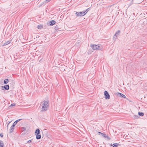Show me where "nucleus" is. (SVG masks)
Wrapping results in <instances>:
<instances>
[{"label":"nucleus","instance_id":"nucleus-5","mask_svg":"<svg viewBox=\"0 0 147 147\" xmlns=\"http://www.w3.org/2000/svg\"><path fill=\"white\" fill-rule=\"evenodd\" d=\"M102 135L105 138H107L108 140H109L110 139V138L108 136V135H106V134H102Z\"/></svg>","mask_w":147,"mask_h":147},{"label":"nucleus","instance_id":"nucleus-6","mask_svg":"<svg viewBox=\"0 0 147 147\" xmlns=\"http://www.w3.org/2000/svg\"><path fill=\"white\" fill-rule=\"evenodd\" d=\"M56 23V22L54 20H52L50 21V26H53L54 24H55Z\"/></svg>","mask_w":147,"mask_h":147},{"label":"nucleus","instance_id":"nucleus-26","mask_svg":"<svg viewBox=\"0 0 147 147\" xmlns=\"http://www.w3.org/2000/svg\"><path fill=\"white\" fill-rule=\"evenodd\" d=\"M0 136L1 137H3V135L2 134H0Z\"/></svg>","mask_w":147,"mask_h":147},{"label":"nucleus","instance_id":"nucleus-22","mask_svg":"<svg viewBox=\"0 0 147 147\" xmlns=\"http://www.w3.org/2000/svg\"><path fill=\"white\" fill-rule=\"evenodd\" d=\"M22 119H18L17 120H16L15 122L17 124V123L19 122Z\"/></svg>","mask_w":147,"mask_h":147},{"label":"nucleus","instance_id":"nucleus-9","mask_svg":"<svg viewBox=\"0 0 147 147\" xmlns=\"http://www.w3.org/2000/svg\"><path fill=\"white\" fill-rule=\"evenodd\" d=\"M40 133V131L39 129H37L35 131V134H39Z\"/></svg>","mask_w":147,"mask_h":147},{"label":"nucleus","instance_id":"nucleus-30","mask_svg":"<svg viewBox=\"0 0 147 147\" xmlns=\"http://www.w3.org/2000/svg\"><path fill=\"white\" fill-rule=\"evenodd\" d=\"M55 29H56V28H57V26H56L55 27Z\"/></svg>","mask_w":147,"mask_h":147},{"label":"nucleus","instance_id":"nucleus-10","mask_svg":"<svg viewBox=\"0 0 147 147\" xmlns=\"http://www.w3.org/2000/svg\"><path fill=\"white\" fill-rule=\"evenodd\" d=\"M36 138L37 139H39L41 138V136L39 134H36Z\"/></svg>","mask_w":147,"mask_h":147},{"label":"nucleus","instance_id":"nucleus-29","mask_svg":"<svg viewBox=\"0 0 147 147\" xmlns=\"http://www.w3.org/2000/svg\"><path fill=\"white\" fill-rule=\"evenodd\" d=\"M51 0H47L46 1L47 2H49Z\"/></svg>","mask_w":147,"mask_h":147},{"label":"nucleus","instance_id":"nucleus-27","mask_svg":"<svg viewBox=\"0 0 147 147\" xmlns=\"http://www.w3.org/2000/svg\"><path fill=\"white\" fill-rule=\"evenodd\" d=\"M10 123V122H9L8 123H7V128H8V125H9V124Z\"/></svg>","mask_w":147,"mask_h":147},{"label":"nucleus","instance_id":"nucleus-16","mask_svg":"<svg viewBox=\"0 0 147 147\" xmlns=\"http://www.w3.org/2000/svg\"><path fill=\"white\" fill-rule=\"evenodd\" d=\"M26 129V128L25 127H23L21 128V130L22 131H25Z\"/></svg>","mask_w":147,"mask_h":147},{"label":"nucleus","instance_id":"nucleus-1","mask_svg":"<svg viewBox=\"0 0 147 147\" xmlns=\"http://www.w3.org/2000/svg\"><path fill=\"white\" fill-rule=\"evenodd\" d=\"M49 102L48 100H44L41 103V105L42 106V111H46L47 109V107L49 106Z\"/></svg>","mask_w":147,"mask_h":147},{"label":"nucleus","instance_id":"nucleus-18","mask_svg":"<svg viewBox=\"0 0 147 147\" xmlns=\"http://www.w3.org/2000/svg\"><path fill=\"white\" fill-rule=\"evenodd\" d=\"M118 145H119L118 144H117V143L114 144L113 145V147H117Z\"/></svg>","mask_w":147,"mask_h":147},{"label":"nucleus","instance_id":"nucleus-28","mask_svg":"<svg viewBox=\"0 0 147 147\" xmlns=\"http://www.w3.org/2000/svg\"><path fill=\"white\" fill-rule=\"evenodd\" d=\"M98 133L99 134H100L102 135V133H101V132H98Z\"/></svg>","mask_w":147,"mask_h":147},{"label":"nucleus","instance_id":"nucleus-11","mask_svg":"<svg viewBox=\"0 0 147 147\" xmlns=\"http://www.w3.org/2000/svg\"><path fill=\"white\" fill-rule=\"evenodd\" d=\"M14 127H13V125H12L10 127V133H12L13 131V130L14 129Z\"/></svg>","mask_w":147,"mask_h":147},{"label":"nucleus","instance_id":"nucleus-8","mask_svg":"<svg viewBox=\"0 0 147 147\" xmlns=\"http://www.w3.org/2000/svg\"><path fill=\"white\" fill-rule=\"evenodd\" d=\"M1 87L2 88L4 87L5 90H8L9 89V86L8 85H5L4 86H2Z\"/></svg>","mask_w":147,"mask_h":147},{"label":"nucleus","instance_id":"nucleus-24","mask_svg":"<svg viewBox=\"0 0 147 147\" xmlns=\"http://www.w3.org/2000/svg\"><path fill=\"white\" fill-rule=\"evenodd\" d=\"M17 123H16L15 121L13 123V125H13V127H14V126L16 125Z\"/></svg>","mask_w":147,"mask_h":147},{"label":"nucleus","instance_id":"nucleus-25","mask_svg":"<svg viewBox=\"0 0 147 147\" xmlns=\"http://www.w3.org/2000/svg\"><path fill=\"white\" fill-rule=\"evenodd\" d=\"M31 142H32V141L31 140H29L27 142V143H31Z\"/></svg>","mask_w":147,"mask_h":147},{"label":"nucleus","instance_id":"nucleus-21","mask_svg":"<svg viewBox=\"0 0 147 147\" xmlns=\"http://www.w3.org/2000/svg\"><path fill=\"white\" fill-rule=\"evenodd\" d=\"M82 14H83V16L85 15L86 13V12L85 11H82Z\"/></svg>","mask_w":147,"mask_h":147},{"label":"nucleus","instance_id":"nucleus-7","mask_svg":"<svg viewBox=\"0 0 147 147\" xmlns=\"http://www.w3.org/2000/svg\"><path fill=\"white\" fill-rule=\"evenodd\" d=\"M11 40L7 41L5 42H4L3 43V46H6V45L9 44L10 43V42H11Z\"/></svg>","mask_w":147,"mask_h":147},{"label":"nucleus","instance_id":"nucleus-15","mask_svg":"<svg viewBox=\"0 0 147 147\" xmlns=\"http://www.w3.org/2000/svg\"><path fill=\"white\" fill-rule=\"evenodd\" d=\"M9 82V80L8 79H5L4 81L5 84H7Z\"/></svg>","mask_w":147,"mask_h":147},{"label":"nucleus","instance_id":"nucleus-23","mask_svg":"<svg viewBox=\"0 0 147 147\" xmlns=\"http://www.w3.org/2000/svg\"><path fill=\"white\" fill-rule=\"evenodd\" d=\"M90 10V8H89L87 9L86 11H85L86 12V13Z\"/></svg>","mask_w":147,"mask_h":147},{"label":"nucleus","instance_id":"nucleus-2","mask_svg":"<svg viewBox=\"0 0 147 147\" xmlns=\"http://www.w3.org/2000/svg\"><path fill=\"white\" fill-rule=\"evenodd\" d=\"M91 47L94 50H101L102 49V47L100 45H91Z\"/></svg>","mask_w":147,"mask_h":147},{"label":"nucleus","instance_id":"nucleus-12","mask_svg":"<svg viewBox=\"0 0 147 147\" xmlns=\"http://www.w3.org/2000/svg\"><path fill=\"white\" fill-rule=\"evenodd\" d=\"M4 146L3 142L2 141L0 140V147H3Z\"/></svg>","mask_w":147,"mask_h":147},{"label":"nucleus","instance_id":"nucleus-17","mask_svg":"<svg viewBox=\"0 0 147 147\" xmlns=\"http://www.w3.org/2000/svg\"><path fill=\"white\" fill-rule=\"evenodd\" d=\"M138 115L140 116H143L144 115V113L142 112H139Z\"/></svg>","mask_w":147,"mask_h":147},{"label":"nucleus","instance_id":"nucleus-14","mask_svg":"<svg viewBox=\"0 0 147 147\" xmlns=\"http://www.w3.org/2000/svg\"><path fill=\"white\" fill-rule=\"evenodd\" d=\"M119 94V95H120V96L123 97V98H125V95H124V94H121V93H118Z\"/></svg>","mask_w":147,"mask_h":147},{"label":"nucleus","instance_id":"nucleus-3","mask_svg":"<svg viewBox=\"0 0 147 147\" xmlns=\"http://www.w3.org/2000/svg\"><path fill=\"white\" fill-rule=\"evenodd\" d=\"M104 95L105 98L106 99H109L110 98V96L108 92L107 91L104 92Z\"/></svg>","mask_w":147,"mask_h":147},{"label":"nucleus","instance_id":"nucleus-4","mask_svg":"<svg viewBox=\"0 0 147 147\" xmlns=\"http://www.w3.org/2000/svg\"><path fill=\"white\" fill-rule=\"evenodd\" d=\"M76 14L77 16H83L82 12H76Z\"/></svg>","mask_w":147,"mask_h":147},{"label":"nucleus","instance_id":"nucleus-13","mask_svg":"<svg viewBox=\"0 0 147 147\" xmlns=\"http://www.w3.org/2000/svg\"><path fill=\"white\" fill-rule=\"evenodd\" d=\"M120 32V30H118L116 32V33L114 35V36H115L116 37H117V35L119 34Z\"/></svg>","mask_w":147,"mask_h":147},{"label":"nucleus","instance_id":"nucleus-20","mask_svg":"<svg viewBox=\"0 0 147 147\" xmlns=\"http://www.w3.org/2000/svg\"><path fill=\"white\" fill-rule=\"evenodd\" d=\"M16 105V104H14V103H13V104H11L9 107H10L11 108V107L14 106H15Z\"/></svg>","mask_w":147,"mask_h":147},{"label":"nucleus","instance_id":"nucleus-19","mask_svg":"<svg viewBox=\"0 0 147 147\" xmlns=\"http://www.w3.org/2000/svg\"><path fill=\"white\" fill-rule=\"evenodd\" d=\"M37 28L38 29H40L42 28V26L41 25H38L37 26Z\"/></svg>","mask_w":147,"mask_h":147}]
</instances>
